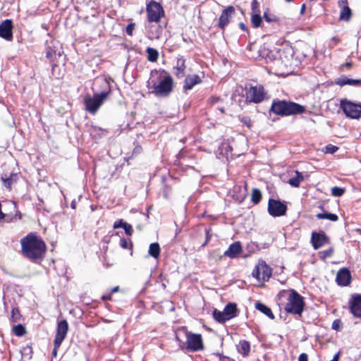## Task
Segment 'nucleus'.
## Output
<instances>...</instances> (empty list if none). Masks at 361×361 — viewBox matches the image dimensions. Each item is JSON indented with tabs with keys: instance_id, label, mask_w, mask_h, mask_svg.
I'll return each instance as SVG.
<instances>
[{
	"instance_id": "3",
	"label": "nucleus",
	"mask_w": 361,
	"mask_h": 361,
	"mask_svg": "<svg viewBox=\"0 0 361 361\" xmlns=\"http://www.w3.org/2000/svg\"><path fill=\"white\" fill-rule=\"evenodd\" d=\"M176 341L179 348L185 352H197L204 349L201 334L188 331L185 326L181 327L176 334Z\"/></svg>"
},
{
	"instance_id": "38",
	"label": "nucleus",
	"mask_w": 361,
	"mask_h": 361,
	"mask_svg": "<svg viewBox=\"0 0 361 361\" xmlns=\"http://www.w3.org/2000/svg\"><path fill=\"white\" fill-rule=\"evenodd\" d=\"M119 245L123 249L131 250L130 254H133V243L130 239H126L124 238H121Z\"/></svg>"
},
{
	"instance_id": "34",
	"label": "nucleus",
	"mask_w": 361,
	"mask_h": 361,
	"mask_svg": "<svg viewBox=\"0 0 361 361\" xmlns=\"http://www.w3.org/2000/svg\"><path fill=\"white\" fill-rule=\"evenodd\" d=\"M18 176L17 173H11V175L8 177L6 176H1V180L4 183V185L7 188H10L11 185L13 183L16 182L18 180Z\"/></svg>"
},
{
	"instance_id": "12",
	"label": "nucleus",
	"mask_w": 361,
	"mask_h": 361,
	"mask_svg": "<svg viewBox=\"0 0 361 361\" xmlns=\"http://www.w3.org/2000/svg\"><path fill=\"white\" fill-rule=\"evenodd\" d=\"M235 13V9L233 6H228L221 11L217 26L223 33Z\"/></svg>"
},
{
	"instance_id": "60",
	"label": "nucleus",
	"mask_w": 361,
	"mask_h": 361,
	"mask_svg": "<svg viewBox=\"0 0 361 361\" xmlns=\"http://www.w3.org/2000/svg\"><path fill=\"white\" fill-rule=\"evenodd\" d=\"M221 361H235L234 359L227 356H221Z\"/></svg>"
},
{
	"instance_id": "50",
	"label": "nucleus",
	"mask_w": 361,
	"mask_h": 361,
	"mask_svg": "<svg viewBox=\"0 0 361 361\" xmlns=\"http://www.w3.org/2000/svg\"><path fill=\"white\" fill-rule=\"evenodd\" d=\"M127 222L124 221L123 219L117 220L114 224V228H123L126 225Z\"/></svg>"
},
{
	"instance_id": "4",
	"label": "nucleus",
	"mask_w": 361,
	"mask_h": 361,
	"mask_svg": "<svg viewBox=\"0 0 361 361\" xmlns=\"http://www.w3.org/2000/svg\"><path fill=\"white\" fill-rule=\"evenodd\" d=\"M306 111L305 106L298 103L285 99H273L269 114H272L281 117L302 114Z\"/></svg>"
},
{
	"instance_id": "1",
	"label": "nucleus",
	"mask_w": 361,
	"mask_h": 361,
	"mask_svg": "<svg viewBox=\"0 0 361 361\" xmlns=\"http://www.w3.org/2000/svg\"><path fill=\"white\" fill-rule=\"evenodd\" d=\"M147 87L156 97H167L173 91L174 82L172 76L164 69H154L150 72Z\"/></svg>"
},
{
	"instance_id": "48",
	"label": "nucleus",
	"mask_w": 361,
	"mask_h": 361,
	"mask_svg": "<svg viewBox=\"0 0 361 361\" xmlns=\"http://www.w3.org/2000/svg\"><path fill=\"white\" fill-rule=\"evenodd\" d=\"M210 232H211L210 228H205L206 238H205L204 243L202 245V247L206 246L208 244V243L210 241L211 238H212V234L210 233Z\"/></svg>"
},
{
	"instance_id": "63",
	"label": "nucleus",
	"mask_w": 361,
	"mask_h": 361,
	"mask_svg": "<svg viewBox=\"0 0 361 361\" xmlns=\"http://www.w3.org/2000/svg\"><path fill=\"white\" fill-rule=\"evenodd\" d=\"M119 290V286H116L113 288H111L109 291L111 293V294L116 293Z\"/></svg>"
},
{
	"instance_id": "14",
	"label": "nucleus",
	"mask_w": 361,
	"mask_h": 361,
	"mask_svg": "<svg viewBox=\"0 0 361 361\" xmlns=\"http://www.w3.org/2000/svg\"><path fill=\"white\" fill-rule=\"evenodd\" d=\"M258 53L259 56L264 59L267 63L281 61V59L278 57V52L270 49L265 44L260 47Z\"/></svg>"
},
{
	"instance_id": "30",
	"label": "nucleus",
	"mask_w": 361,
	"mask_h": 361,
	"mask_svg": "<svg viewBox=\"0 0 361 361\" xmlns=\"http://www.w3.org/2000/svg\"><path fill=\"white\" fill-rule=\"evenodd\" d=\"M296 176L288 180V183L295 188L300 186V183L304 180V176L301 172L295 171Z\"/></svg>"
},
{
	"instance_id": "18",
	"label": "nucleus",
	"mask_w": 361,
	"mask_h": 361,
	"mask_svg": "<svg viewBox=\"0 0 361 361\" xmlns=\"http://www.w3.org/2000/svg\"><path fill=\"white\" fill-rule=\"evenodd\" d=\"M0 37L7 41H11L12 35V21L6 19L0 23Z\"/></svg>"
},
{
	"instance_id": "7",
	"label": "nucleus",
	"mask_w": 361,
	"mask_h": 361,
	"mask_svg": "<svg viewBox=\"0 0 361 361\" xmlns=\"http://www.w3.org/2000/svg\"><path fill=\"white\" fill-rule=\"evenodd\" d=\"M340 107L347 117L353 119L361 118V103L343 99L341 100Z\"/></svg>"
},
{
	"instance_id": "52",
	"label": "nucleus",
	"mask_w": 361,
	"mask_h": 361,
	"mask_svg": "<svg viewBox=\"0 0 361 361\" xmlns=\"http://www.w3.org/2000/svg\"><path fill=\"white\" fill-rule=\"evenodd\" d=\"M260 275H261V272H260L258 264H257L252 272V276L254 278H256L257 279L259 280L261 279Z\"/></svg>"
},
{
	"instance_id": "47",
	"label": "nucleus",
	"mask_w": 361,
	"mask_h": 361,
	"mask_svg": "<svg viewBox=\"0 0 361 361\" xmlns=\"http://www.w3.org/2000/svg\"><path fill=\"white\" fill-rule=\"evenodd\" d=\"M135 24L134 23H130L127 25V27L126 28V32L128 35H129V36L133 35V30L135 29Z\"/></svg>"
},
{
	"instance_id": "53",
	"label": "nucleus",
	"mask_w": 361,
	"mask_h": 361,
	"mask_svg": "<svg viewBox=\"0 0 361 361\" xmlns=\"http://www.w3.org/2000/svg\"><path fill=\"white\" fill-rule=\"evenodd\" d=\"M123 229L127 235L131 236L133 235V227L128 223L126 224V225L125 226Z\"/></svg>"
},
{
	"instance_id": "36",
	"label": "nucleus",
	"mask_w": 361,
	"mask_h": 361,
	"mask_svg": "<svg viewBox=\"0 0 361 361\" xmlns=\"http://www.w3.org/2000/svg\"><path fill=\"white\" fill-rule=\"evenodd\" d=\"M146 52L147 54V60L150 62H156L159 57L158 51L152 47H147L146 49Z\"/></svg>"
},
{
	"instance_id": "16",
	"label": "nucleus",
	"mask_w": 361,
	"mask_h": 361,
	"mask_svg": "<svg viewBox=\"0 0 361 361\" xmlns=\"http://www.w3.org/2000/svg\"><path fill=\"white\" fill-rule=\"evenodd\" d=\"M311 243L314 250H318L321 247L329 243V238L324 231L312 232Z\"/></svg>"
},
{
	"instance_id": "22",
	"label": "nucleus",
	"mask_w": 361,
	"mask_h": 361,
	"mask_svg": "<svg viewBox=\"0 0 361 361\" xmlns=\"http://www.w3.org/2000/svg\"><path fill=\"white\" fill-rule=\"evenodd\" d=\"M257 264L261 272L262 280L264 281H267L272 274V270L271 267L267 265L266 262L264 260H259Z\"/></svg>"
},
{
	"instance_id": "27",
	"label": "nucleus",
	"mask_w": 361,
	"mask_h": 361,
	"mask_svg": "<svg viewBox=\"0 0 361 361\" xmlns=\"http://www.w3.org/2000/svg\"><path fill=\"white\" fill-rule=\"evenodd\" d=\"M255 307L256 310L266 315L267 317H269L270 319H274L275 317L273 314L271 308L266 305L265 304L257 301L255 304Z\"/></svg>"
},
{
	"instance_id": "54",
	"label": "nucleus",
	"mask_w": 361,
	"mask_h": 361,
	"mask_svg": "<svg viewBox=\"0 0 361 361\" xmlns=\"http://www.w3.org/2000/svg\"><path fill=\"white\" fill-rule=\"evenodd\" d=\"M103 301H111L112 300V294L110 291L106 292L101 297Z\"/></svg>"
},
{
	"instance_id": "24",
	"label": "nucleus",
	"mask_w": 361,
	"mask_h": 361,
	"mask_svg": "<svg viewBox=\"0 0 361 361\" xmlns=\"http://www.w3.org/2000/svg\"><path fill=\"white\" fill-rule=\"evenodd\" d=\"M335 83L341 87L346 85L361 86V79H350L348 78L346 76H341L335 81Z\"/></svg>"
},
{
	"instance_id": "64",
	"label": "nucleus",
	"mask_w": 361,
	"mask_h": 361,
	"mask_svg": "<svg viewBox=\"0 0 361 361\" xmlns=\"http://www.w3.org/2000/svg\"><path fill=\"white\" fill-rule=\"evenodd\" d=\"M71 207H72L73 209H75V207H76V202H75V200H73V201H72V202H71Z\"/></svg>"
},
{
	"instance_id": "6",
	"label": "nucleus",
	"mask_w": 361,
	"mask_h": 361,
	"mask_svg": "<svg viewBox=\"0 0 361 361\" xmlns=\"http://www.w3.org/2000/svg\"><path fill=\"white\" fill-rule=\"evenodd\" d=\"M304 298L295 290L291 289L287 298V303L284 307L287 313L301 316L305 308Z\"/></svg>"
},
{
	"instance_id": "5",
	"label": "nucleus",
	"mask_w": 361,
	"mask_h": 361,
	"mask_svg": "<svg viewBox=\"0 0 361 361\" xmlns=\"http://www.w3.org/2000/svg\"><path fill=\"white\" fill-rule=\"evenodd\" d=\"M101 87L102 90L100 92H95L92 97L87 95L84 99L85 110L91 114H95L107 97L111 94V85L106 78L102 80Z\"/></svg>"
},
{
	"instance_id": "39",
	"label": "nucleus",
	"mask_w": 361,
	"mask_h": 361,
	"mask_svg": "<svg viewBox=\"0 0 361 361\" xmlns=\"http://www.w3.org/2000/svg\"><path fill=\"white\" fill-rule=\"evenodd\" d=\"M345 190L343 188L335 186L331 188V195L334 197H341L344 194Z\"/></svg>"
},
{
	"instance_id": "2",
	"label": "nucleus",
	"mask_w": 361,
	"mask_h": 361,
	"mask_svg": "<svg viewBox=\"0 0 361 361\" xmlns=\"http://www.w3.org/2000/svg\"><path fill=\"white\" fill-rule=\"evenodd\" d=\"M47 245L35 232L24 237V257L35 264H40L46 254Z\"/></svg>"
},
{
	"instance_id": "19",
	"label": "nucleus",
	"mask_w": 361,
	"mask_h": 361,
	"mask_svg": "<svg viewBox=\"0 0 361 361\" xmlns=\"http://www.w3.org/2000/svg\"><path fill=\"white\" fill-rule=\"evenodd\" d=\"M185 59L183 56L177 57L176 64L173 66V73L177 78H183L185 75Z\"/></svg>"
},
{
	"instance_id": "21",
	"label": "nucleus",
	"mask_w": 361,
	"mask_h": 361,
	"mask_svg": "<svg viewBox=\"0 0 361 361\" xmlns=\"http://www.w3.org/2000/svg\"><path fill=\"white\" fill-rule=\"evenodd\" d=\"M242 252V246L239 241L231 244L228 248L224 252V256L231 259L235 258Z\"/></svg>"
},
{
	"instance_id": "45",
	"label": "nucleus",
	"mask_w": 361,
	"mask_h": 361,
	"mask_svg": "<svg viewBox=\"0 0 361 361\" xmlns=\"http://www.w3.org/2000/svg\"><path fill=\"white\" fill-rule=\"evenodd\" d=\"M240 121L247 128H250L252 127V121L249 116H243L240 118Z\"/></svg>"
},
{
	"instance_id": "15",
	"label": "nucleus",
	"mask_w": 361,
	"mask_h": 361,
	"mask_svg": "<svg viewBox=\"0 0 361 361\" xmlns=\"http://www.w3.org/2000/svg\"><path fill=\"white\" fill-rule=\"evenodd\" d=\"M350 313L355 317H361V294L354 293L348 301Z\"/></svg>"
},
{
	"instance_id": "59",
	"label": "nucleus",
	"mask_w": 361,
	"mask_h": 361,
	"mask_svg": "<svg viewBox=\"0 0 361 361\" xmlns=\"http://www.w3.org/2000/svg\"><path fill=\"white\" fill-rule=\"evenodd\" d=\"M239 27H240L243 31L246 32H248V29H247V27L246 25H245L244 23L240 22V23H239Z\"/></svg>"
},
{
	"instance_id": "23",
	"label": "nucleus",
	"mask_w": 361,
	"mask_h": 361,
	"mask_svg": "<svg viewBox=\"0 0 361 361\" xmlns=\"http://www.w3.org/2000/svg\"><path fill=\"white\" fill-rule=\"evenodd\" d=\"M263 19L268 23H274L279 25L281 23L280 18L274 13L271 12L269 8L264 9L263 12Z\"/></svg>"
},
{
	"instance_id": "28",
	"label": "nucleus",
	"mask_w": 361,
	"mask_h": 361,
	"mask_svg": "<svg viewBox=\"0 0 361 361\" xmlns=\"http://www.w3.org/2000/svg\"><path fill=\"white\" fill-rule=\"evenodd\" d=\"M237 350L243 357H246L250 351V344L246 340H240L238 345H237Z\"/></svg>"
},
{
	"instance_id": "9",
	"label": "nucleus",
	"mask_w": 361,
	"mask_h": 361,
	"mask_svg": "<svg viewBox=\"0 0 361 361\" xmlns=\"http://www.w3.org/2000/svg\"><path fill=\"white\" fill-rule=\"evenodd\" d=\"M147 20L149 23H159L164 16V11L161 4L152 0L147 4Z\"/></svg>"
},
{
	"instance_id": "46",
	"label": "nucleus",
	"mask_w": 361,
	"mask_h": 361,
	"mask_svg": "<svg viewBox=\"0 0 361 361\" xmlns=\"http://www.w3.org/2000/svg\"><path fill=\"white\" fill-rule=\"evenodd\" d=\"M32 348L31 346L27 345L25 347H24V357H28V359L32 358Z\"/></svg>"
},
{
	"instance_id": "33",
	"label": "nucleus",
	"mask_w": 361,
	"mask_h": 361,
	"mask_svg": "<svg viewBox=\"0 0 361 361\" xmlns=\"http://www.w3.org/2000/svg\"><path fill=\"white\" fill-rule=\"evenodd\" d=\"M352 16L351 9L348 6H343L341 13L339 19L341 20L349 21Z\"/></svg>"
},
{
	"instance_id": "51",
	"label": "nucleus",
	"mask_w": 361,
	"mask_h": 361,
	"mask_svg": "<svg viewBox=\"0 0 361 361\" xmlns=\"http://www.w3.org/2000/svg\"><path fill=\"white\" fill-rule=\"evenodd\" d=\"M341 326H342V322L340 319H336L332 323V325H331V328L334 329V330H336V331H339L341 328Z\"/></svg>"
},
{
	"instance_id": "17",
	"label": "nucleus",
	"mask_w": 361,
	"mask_h": 361,
	"mask_svg": "<svg viewBox=\"0 0 361 361\" xmlns=\"http://www.w3.org/2000/svg\"><path fill=\"white\" fill-rule=\"evenodd\" d=\"M352 281V275L348 268L340 269L336 274V282L339 286H348Z\"/></svg>"
},
{
	"instance_id": "31",
	"label": "nucleus",
	"mask_w": 361,
	"mask_h": 361,
	"mask_svg": "<svg viewBox=\"0 0 361 361\" xmlns=\"http://www.w3.org/2000/svg\"><path fill=\"white\" fill-rule=\"evenodd\" d=\"M160 246L158 243H153L149 245L148 253L154 259H158L160 255Z\"/></svg>"
},
{
	"instance_id": "25",
	"label": "nucleus",
	"mask_w": 361,
	"mask_h": 361,
	"mask_svg": "<svg viewBox=\"0 0 361 361\" xmlns=\"http://www.w3.org/2000/svg\"><path fill=\"white\" fill-rule=\"evenodd\" d=\"M224 315L228 320L238 316V310L237 305L234 302H228L224 307Z\"/></svg>"
},
{
	"instance_id": "35",
	"label": "nucleus",
	"mask_w": 361,
	"mask_h": 361,
	"mask_svg": "<svg viewBox=\"0 0 361 361\" xmlns=\"http://www.w3.org/2000/svg\"><path fill=\"white\" fill-rule=\"evenodd\" d=\"M213 317L214 319L220 324H224L228 319L224 315V310L223 312L218 310L217 309H214L213 310Z\"/></svg>"
},
{
	"instance_id": "55",
	"label": "nucleus",
	"mask_w": 361,
	"mask_h": 361,
	"mask_svg": "<svg viewBox=\"0 0 361 361\" xmlns=\"http://www.w3.org/2000/svg\"><path fill=\"white\" fill-rule=\"evenodd\" d=\"M298 361H308V355L305 353H302L299 355Z\"/></svg>"
},
{
	"instance_id": "8",
	"label": "nucleus",
	"mask_w": 361,
	"mask_h": 361,
	"mask_svg": "<svg viewBox=\"0 0 361 361\" xmlns=\"http://www.w3.org/2000/svg\"><path fill=\"white\" fill-rule=\"evenodd\" d=\"M266 95L267 92L262 85H251L245 90V101L247 103H260L264 100Z\"/></svg>"
},
{
	"instance_id": "37",
	"label": "nucleus",
	"mask_w": 361,
	"mask_h": 361,
	"mask_svg": "<svg viewBox=\"0 0 361 361\" xmlns=\"http://www.w3.org/2000/svg\"><path fill=\"white\" fill-rule=\"evenodd\" d=\"M262 200V192L258 188H253L251 195V200L255 204H257Z\"/></svg>"
},
{
	"instance_id": "49",
	"label": "nucleus",
	"mask_w": 361,
	"mask_h": 361,
	"mask_svg": "<svg viewBox=\"0 0 361 361\" xmlns=\"http://www.w3.org/2000/svg\"><path fill=\"white\" fill-rule=\"evenodd\" d=\"M127 222L124 221L123 219L117 220L114 224V228H123L126 225Z\"/></svg>"
},
{
	"instance_id": "10",
	"label": "nucleus",
	"mask_w": 361,
	"mask_h": 361,
	"mask_svg": "<svg viewBox=\"0 0 361 361\" xmlns=\"http://www.w3.org/2000/svg\"><path fill=\"white\" fill-rule=\"evenodd\" d=\"M268 212L273 217L284 216L288 210L284 202L270 198L268 202Z\"/></svg>"
},
{
	"instance_id": "56",
	"label": "nucleus",
	"mask_w": 361,
	"mask_h": 361,
	"mask_svg": "<svg viewBox=\"0 0 361 361\" xmlns=\"http://www.w3.org/2000/svg\"><path fill=\"white\" fill-rule=\"evenodd\" d=\"M142 147H141L140 145H137V146L134 148V149H133V154H135V155H136V154H140V153H141V152H142Z\"/></svg>"
},
{
	"instance_id": "57",
	"label": "nucleus",
	"mask_w": 361,
	"mask_h": 361,
	"mask_svg": "<svg viewBox=\"0 0 361 361\" xmlns=\"http://www.w3.org/2000/svg\"><path fill=\"white\" fill-rule=\"evenodd\" d=\"M257 247L258 246L255 243H250L247 245V248L250 249V252H254Z\"/></svg>"
},
{
	"instance_id": "42",
	"label": "nucleus",
	"mask_w": 361,
	"mask_h": 361,
	"mask_svg": "<svg viewBox=\"0 0 361 361\" xmlns=\"http://www.w3.org/2000/svg\"><path fill=\"white\" fill-rule=\"evenodd\" d=\"M20 317L21 315L19 310L17 308H13L11 311V321L13 322H16L20 319Z\"/></svg>"
},
{
	"instance_id": "32",
	"label": "nucleus",
	"mask_w": 361,
	"mask_h": 361,
	"mask_svg": "<svg viewBox=\"0 0 361 361\" xmlns=\"http://www.w3.org/2000/svg\"><path fill=\"white\" fill-rule=\"evenodd\" d=\"M316 217L318 219H328L331 221H337L338 220V216L337 214L330 213L328 212L318 213V214H317Z\"/></svg>"
},
{
	"instance_id": "44",
	"label": "nucleus",
	"mask_w": 361,
	"mask_h": 361,
	"mask_svg": "<svg viewBox=\"0 0 361 361\" xmlns=\"http://www.w3.org/2000/svg\"><path fill=\"white\" fill-rule=\"evenodd\" d=\"M12 332L18 336H23V324H18L13 326Z\"/></svg>"
},
{
	"instance_id": "11",
	"label": "nucleus",
	"mask_w": 361,
	"mask_h": 361,
	"mask_svg": "<svg viewBox=\"0 0 361 361\" xmlns=\"http://www.w3.org/2000/svg\"><path fill=\"white\" fill-rule=\"evenodd\" d=\"M45 52L46 58L49 60L51 63L52 68L54 69L55 66H57L54 61L57 58L61 56L63 51L61 50V48L59 47L57 42L51 41L49 42H47Z\"/></svg>"
},
{
	"instance_id": "62",
	"label": "nucleus",
	"mask_w": 361,
	"mask_h": 361,
	"mask_svg": "<svg viewBox=\"0 0 361 361\" xmlns=\"http://www.w3.org/2000/svg\"><path fill=\"white\" fill-rule=\"evenodd\" d=\"M59 348V347H56V345H54V348L52 350V356L53 357H56L57 355V350H58Z\"/></svg>"
},
{
	"instance_id": "41",
	"label": "nucleus",
	"mask_w": 361,
	"mask_h": 361,
	"mask_svg": "<svg viewBox=\"0 0 361 361\" xmlns=\"http://www.w3.org/2000/svg\"><path fill=\"white\" fill-rule=\"evenodd\" d=\"M251 13H260V4L257 0L251 2Z\"/></svg>"
},
{
	"instance_id": "20",
	"label": "nucleus",
	"mask_w": 361,
	"mask_h": 361,
	"mask_svg": "<svg viewBox=\"0 0 361 361\" xmlns=\"http://www.w3.org/2000/svg\"><path fill=\"white\" fill-rule=\"evenodd\" d=\"M202 82V80L198 75H188L185 78L183 89L186 92L192 89L195 85L200 84Z\"/></svg>"
},
{
	"instance_id": "61",
	"label": "nucleus",
	"mask_w": 361,
	"mask_h": 361,
	"mask_svg": "<svg viewBox=\"0 0 361 361\" xmlns=\"http://www.w3.org/2000/svg\"><path fill=\"white\" fill-rule=\"evenodd\" d=\"M331 42H333L334 44H337L340 42V39L336 37H333L331 38Z\"/></svg>"
},
{
	"instance_id": "26",
	"label": "nucleus",
	"mask_w": 361,
	"mask_h": 361,
	"mask_svg": "<svg viewBox=\"0 0 361 361\" xmlns=\"http://www.w3.org/2000/svg\"><path fill=\"white\" fill-rule=\"evenodd\" d=\"M90 135L94 139L102 138L106 136L109 131L97 126H92L89 129Z\"/></svg>"
},
{
	"instance_id": "43",
	"label": "nucleus",
	"mask_w": 361,
	"mask_h": 361,
	"mask_svg": "<svg viewBox=\"0 0 361 361\" xmlns=\"http://www.w3.org/2000/svg\"><path fill=\"white\" fill-rule=\"evenodd\" d=\"M334 253V248L329 247L327 250H323L319 252L320 257L322 259L331 257Z\"/></svg>"
},
{
	"instance_id": "29",
	"label": "nucleus",
	"mask_w": 361,
	"mask_h": 361,
	"mask_svg": "<svg viewBox=\"0 0 361 361\" xmlns=\"http://www.w3.org/2000/svg\"><path fill=\"white\" fill-rule=\"evenodd\" d=\"M251 24L254 28H264L263 16L260 13H251Z\"/></svg>"
},
{
	"instance_id": "13",
	"label": "nucleus",
	"mask_w": 361,
	"mask_h": 361,
	"mask_svg": "<svg viewBox=\"0 0 361 361\" xmlns=\"http://www.w3.org/2000/svg\"><path fill=\"white\" fill-rule=\"evenodd\" d=\"M68 331V324L66 319H63L58 322L56 334L54 341V345L60 347L62 342L66 337Z\"/></svg>"
},
{
	"instance_id": "40",
	"label": "nucleus",
	"mask_w": 361,
	"mask_h": 361,
	"mask_svg": "<svg viewBox=\"0 0 361 361\" xmlns=\"http://www.w3.org/2000/svg\"><path fill=\"white\" fill-rule=\"evenodd\" d=\"M338 149L337 146L333 145L331 144H329L324 147L323 152L326 154H333L336 152Z\"/></svg>"
},
{
	"instance_id": "58",
	"label": "nucleus",
	"mask_w": 361,
	"mask_h": 361,
	"mask_svg": "<svg viewBox=\"0 0 361 361\" xmlns=\"http://www.w3.org/2000/svg\"><path fill=\"white\" fill-rule=\"evenodd\" d=\"M219 100H220V98H219V97L212 96V97L210 98V103H211L212 104H216V102H218Z\"/></svg>"
}]
</instances>
